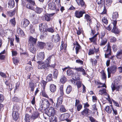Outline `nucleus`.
I'll use <instances>...</instances> for the list:
<instances>
[{
	"instance_id": "1",
	"label": "nucleus",
	"mask_w": 122,
	"mask_h": 122,
	"mask_svg": "<svg viewBox=\"0 0 122 122\" xmlns=\"http://www.w3.org/2000/svg\"><path fill=\"white\" fill-rule=\"evenodd\" d=\"M27 3L26 4V8L31 10H34L36 6L35 1L34 0H26Z\"/></svg>"
},
{
	"instance_id": "2",
	"label": "nucleus",
	"mask_w": 122,
	"mask_h": 122,
	"mask_svg": "<svg viewBox=\"0 0 122 122\" xmlns=\"http://www.w3.org/2000/svg\"><path fill=\"white\" fill-rule=\"evenodd\" d=\"M111 48L110 44L108 43L107 44V49L104 51L105 52V58H108L111 55L112 51Z\"/></svg>"
},
{
	"instance_id": "3",
	"label": "nucleus",
	"mask_w": 122,
	"mask_h": 122,
	"mask_svg": "<svg viewBox=\"0 0 122 122\" xmlns=\"http://www.w3.org/2000/svg\"><path fill=\"white\" fill-rule=\"evenodd\" d=\"M38 64V68L39 69H46L48 66L43 61H39L37 62Z\"/></svg>"
},
{
	"instance_id": "4",
	"label": "nucleus",
	"mask_w": 122,
	"mask_h": 122,
	"mask_svg": "<svg viewBox=\"0 0 122 122\" xmlns=\"http://www.w3.org/2000/svg\"><path fill=\"white\" fill-rule=\"evenodd\" d=\"M86 13V11L84 10L80 11L77 10L75 12L74 15L76 18H80L82 17L83 15Z\"/></svg>"
},
{
	"instance_id": "5",
	"label": "nucleus",
	"mask_w": 122,
	"mask_h": 122,
	"mask_svg": "<svg viewBox=\"0 0 122 122\" xmlns=\"http://www.w3.org/2000/svg\"><path fill=\"white\" fill-rule=\"evenodd\" d=\"M70 116L69 113H65L62 114L60 117V118L62 121L66 120L67 122H71V120L68 119Z\"/></svg>"
},
{
	"instance_id": "6",
	"label": "nucleus",
	"mask_w": 122,
	"mask_h": 122,
	"mask_svg": "<svg viewBox=\"0 0 122 122\" xmlns=\"http://www.w3.org/2000/svg\"><path fill=\"white\" fill-rule=\"evenodd\" d=\"M100 53L99 49L98 48H96L94 46L93 48H90L89 50L88 53L89 55H93L95 53L96 54H99Z\"/></svg>"
},
{
	"instance_id": "7",
	"label": "nucleus",
	"mask_w": 122,
	"mask_h": 122,
	"mask_svg": "<svg viewBox=\"0 0 122 122\" xmlns=\"http://www.w3.org/2000/svg\"><path fill=\"white\" fill-rule=\"evenodd\" d=\"M75 79L77 81L76 82V85L77 86V88L79 89L81 86V84L82 81L79 80L80 78L79 77V75L78 74H76L74 75Z\"/></svg>"
},
{
	"instance_id": "8",
	"label": "nucleus",
	"mask_w": 122,
	"mask_h": 122,
	"mask_svg": "<svg viewBox=\"0 0 122 122\" xmlns=\"http://www.w3.org/2000/svg\"><path fill=\"white\" fill-rule=\"evenodd\" d=\"M37 40V38H34L31 36H30L28 40L29 44V45H36Z\"/></svg>"
},
{
	"instance_id": "9",
	"label": "nucleus",
	"mask_w": 122,
	"mask_h": 122,
	"mask_svg": "<svg viewBox=\"0 0 122 122\" xmlns=\"http://www.w3.org/2000/svg\"><path fill=\"white\" fill-rule=\"evenodd\" d=\"M90 110L88 108L84 109L81 112V116L84 118L85 117H88L89 112Z\"/></svg>"
},
{
	"instance_id": "10",
	"label": "nucleus",
	"mask_w": 122,
	"mask_h": 122,
	"mask_svg": "<svg viewBox=\"0 0 122 122\" xmlns=\"http://www.w3.org/2000/svg\"><path fill=\"white\" fill-rule=\"evenodd\" d=\"M54 47V44L51 42H48L45 43V48L49 51L51 50Z\"/></svg>"
},
{
	"instance_id": "11",
	"label": "nucleus",
	"mask_w": 122,
	"mask_h": 122,
	"mask_svg": "<svg viewBox=\"0 0 122 122\" xmlns=\"http://www.w3.org/2000/svg\"><path fill=\"white\" fill-rule=\"evenodd\" d=\"M55 14V13H52L49 14L46 13L44 16L45 20L47 22H49L52 20L51 17L53 16Z\"/></svg>"
},
{
	"instance_id": "12",
	"label": "nucleus",
	"mask_w": 122,
	"mask_h": 122,
	"mask_svg": "<svg viewBox=\"0 0 122 122\" xmlns=\"http://www.w3.org/2000/svg\"><path fill=\"white\" fill-rule=\"evenodd\" d=\"M51 38L53 41L55 43L59 42L61 39V38L58 34H57L56 35H53L51 37Z\"/></svg>"
},
{
	"instance_id": "13",
	"label": "nucleus",
	"mask_w": 122,
	"mask_h": 122,
	"mask_svg": "<svg viewBox=\"0 0 122 122\" xmlns=\"http://www.w3.org/2000/svg\"><path fill=\"white\" fill-rule=\"evenodd\" d=\"M119 17L118 12L115 11L113 12L112 14V19L113 20L112 23L115 24L117 23V19Z\"/></svg>"
},
{
	"instance_id": "14",
	"label": "nucleus",
	"mask_w": 122,
	"mask_h": 122,
	"mask_svg": "<svg viewBox=\"0 0 122 122\" xmlns=\"http://www.w3.org/2000/svg\"><path fill=\"white\" fill-rule=\"evenodd\" d=\"M56 113V110L52 107H50L49 109L46 112V114L49 117L52 116L54 115Z\"/></svg>"
},
{
	"instance_id": "15",
	"label": "nucleus",
	"mask_w": 122,
	"mask_h": 122,
	"mask_svg": "<svg viewBox=\"0 0 122 122\" xmlns=\"http://www.w3.org/2000/svg\"><path fill=\"white\" fill-rule=\"evenodd\" d=\"M48 9L51 10H54L56 7V5L55 3L52 1H50L48 4Z\"/></svg>"
},
{
	"instance_id": "16",
	"label": "nucleus",
	"mask_w": 122,
	"mask_h": 122,
	"mask_svg": "<svg viewBox=\"0 0 122 122\" xmlns=\"http://www.w3.org/2000/svg\"><path fill=\"white\" fill-rule=\"evenodd\" d=\"M45 57V54L44 52H39L37 56V59L39 61H42L43 60Z\"/></svg>"
},
{
	"instance_id": "17",
	"label": "nucleus",
	"mask_w": 122,
	"mask_h": 122,
	"mask_svg": "<svg viewBox=\"0 0 122 122\" xmlns=\"http://www.w3.org/2000/svg\"><path fill=\"white\" fill-rule=\"evenodd\" d=\"M113 25V28L112 30V32L116 34H119L120 32L119 30L117 28V27L116 26V25L117 23L115 24L114 23H112Z\"/></svg>"
},
{
	"instance_id": "18",
	"label": "nucleus",
	"mask_w": 122,
	"mask_h": 122,
	"mask_svg": "<svg viewBox=\"0 0 122 122\" xmlns=\"http://www.w3.org/2000/svg\"><path fill=\"white\" fill-rule=\"evenodd\" d=\"M117 69V67L116 65H112L110 67L107 68V70L109 71L112 73H114L116 71Z\"/></svg>"
},
{
	"instance_id": "19",
	"label": "nucleus",
	"mask_w": 122,
	"mask_h": 122,
	"mask_svg": "<svg viewBox=\"0 0 122 122\" xmlns=\"http://www.w3.org/2000/svg\"><path fill=\"white\" fill-rule=\"evenodd\" d=\"M63 97L61 96H59L57 99V102L56 104V108H58L62 104L63 102Z\"/></svg>"
},
{
	"instance_id": "20",
	"label": "nucleus",
	"mask_w": 122,
	"mask_h": 122,
	"mask_svg": "<svg viewBox=\"0 0 122 122\" xmlns=\"http://www.w3.org/2000/svg\"><path fill=\"white\" fill-rule=\"evenodd\" d=\"M40 116V113L39 112L36 111L34 112L33 114L31 116V119L33 120H34Z\"/></svg>"
},
{
	"instance_id": "21",
	"label": "nucleus",
	"mask_w": 122,
	"mask_h": 122,
	"mask_svg": "<svg viewBox=\"0 0 122 122\" xmlns=\"http://www.w3.org/2000/svg\"><path fill=\"white\" fill-rule=\"evenodd\" d=\"M89 39L90 43L95 45H97V37H96L93 35L92 37L89 38Z\"/></svg>"
},
{
	"instance_id": "22",
	"label": "nucleus",
	"mask_w": 122,
	"mask_h": 122,
	"mask_svg": "<svg viewBox=\"0 0 122 122\" xmlns=\"http://www.w3.org/2000/svg\"><path fill=\"white\" fill-rule=\"evenodd\" d=\"M22 26L24 28H25L27 26L30 24V22L27 19H24L21 22Z\"/></svg>"
},
{
	"instance_id": "23",
	"label": "nucleus",
	"mask_w": 122,
	"mask_h": 122,
	"mask_svg": "<svg viewBox=\"0 0 122 122\" xmlns=\"http://www.w3.org/2000/svg\"><path fill=\"white\" fill-rule=\"evenodd\" d=\"M37 47L40 49H43L45 46V43L41 41H38L37 44Z\"/></svg>"
},
{
	"instance_id": "24",
	"label": "nucleus",
	"mask_w": 122,
	"mask_h": 122,
	"mask_svg": "<svg viewBox=\"0 0 122 122\" xmlns=\"http://www.w3.org/2000/svg\"><path fill=\"white\" fill-rule=\"evenodd\" d=\"M105 0H96V2L99 5V7L101 8L105 5Z\"/></svg>"
},
{
	"instance_id": "25",
	"label": "nucleus",
	"mask_w": 122,
	"mask_h": 122,
	"mask_svg": "<svg viewBox=\"0 0 122 122\" xmlns=\"http://www.w3.org/2000/svg\"><path fill=\"white\" fill-rule=\"evenodd\" d=\"M42 104L43 105H45V106L47 108L49 107L51 105V103L48 100H47L45 98L44 99V100H42Z\"/></svg>"
},
{
	"instance_id": "26",
	"label": "nucleus",
	"mask_w": 122,
	"mask_h": 122,
	"mask_svg": "<svg viewBox=\"0 0 122 122\" xmlns=\"http://www.w3.org/2000/svg\"><path fill=\"white\" fill-rule=\"evenodd\" d=\"M101 39V41L99 44L100 46H105L107 43V39L106 37Z\"/></svg>"
},
{
	"instance_id": "27",
	"label": "nucleus",
	"mask_w": 122,
	"mask_h": 122,
	"mask_svg": "<svg viewBox=\"0 0 122 122\" xmlns=\"http://www.w3.org/2000/svg\"><path fill=\"white\" fill-rule=\"evenodd\" d=\"M101 74V79L104 80H105V81L107 79V75L106 74V71L104 70H102L100 72Z\"/></svg>"
},
{
	"instance_id": "28",
	"label": "nucleus",
	"mask_w": 122,
	"mask_h": 122,
	"mask_svg": "<svg viewBox=\"0 0 122 122\" xmlns=\"http://www.w3.org/2000/svg\"><path fill=\"white\" fill-rule=\"evenodd\" d=\"M12 115L13 120L15 121H16L19 118V114L18 112H12Z\"/></svg>"
},
{
	"instance_id": "29",
	"label": "nucleus",
	"mask_w": 122,
	"mask_h": 122,
	"mask_svg": "<svg viewBox=\"0 0 122 122\" xmlns=\"http://www.w3.org/2000/svg\"><path fill=\"white\" fill-rule=\"evenodd\" d=\"M8 7L9 8H13L15 5V2L14 0H9L8 3Z\"/></svg>"
},
{
	"instance_id": "30",
	"label": "nucleus",
	"mask_w": 122,
	"mask_h": 122,
	"mask_svg": "<svg viewBox=\"0 0 122 122\" xmlns=\"http://www.w3.org/2000/svg\"><path fill=\"white\" fill-rule=\"evenodd\" d=\"M84 19L86 20L90 25L92 22V20L91 16L88 14H86L84 17Z\"/></svg>"
},
{
	"instance_id": "31",
	"label": "nucleus",
	"mask_w": 122,
	"mask_h": 122,
	"mask_svg": "<svg viewBox=\"0 0 122 122\" xmlns=\"http://www.w3.org/2000/svg\"><path fill=\"white\" fill-rule=\"evenodd\" d=\"M18 8H15L13 11H7V14H8L10 17H12L14 15H15V13L17 11Z\"/></svg>"
},
{
	"instance_id": "32",
	"label": "nucleus",
	"mask_w": 122,
	"mask_h": 122,
	"mask_svg": "<svg viewBox=\"0 0 122 122\" xmlns=\"http://www.w3.org/2000/svg\"><path fill=\"white\" fill-rule=\"evenodd\" d=\"M56 89V85L53 84H50V89L51 92H55Z\"/></svg>"
},
{
	"instance_id": "33",
	"label": "nucleus",
	"mask_w": 122,
	"mask_h": 122,
	"mask_svg": "<svg viewBox=\"0 0 122 122\" xmlns=\"http://www.w3.org/2000/svg\"><path fill=\"white\" fill-rule=\"evenodd\" d=\"M52 55H51L47 56V57L45 61L44 62L48 66H50V64L51 63V59Z\"/></svg>"
},
{
	"instance_id": "34",
	"label": "nucleus",
	"mask_w": 122,
	"mask_h": 122,
	"mask_svg": "<svg viewBox=\"0 0 122 122\" xmlns=\"http://www.w3.org/2000/svg\"><path fill=\"white\" fill-rule=\"evenodd\" d=\"M115 56L117 59H122V49L118 51Z\"/></svg>"
},
{
	"instance_id": "35",
	"label": "nucleus",
	"mask_w": 122,
	"mask_h": 122,
	"mask_svg": "<svg viewBox=\"0 0 122 122\" xmlns=\"http://www.w3.org/2000/svg\"><path fill=\"white\" fill-rule=\"evenodd\" d=\"M67 44L66 43L64 44L63 41H61V45L60 46V51L61 52L62 50L64 49L65 50H66V49Z\"/></svg>"
},
{
	"instance_id": "36",
	"label": "nucleus",
	"mask_w": 122,
	"mask_h": 122,
	"mask_svg": "<svg viewBox=\"0 0 122 122\" xmlns=\"http://www.w3.org/2000/svg\"><path fill=\"white\" fill-rule=\"evenodd\" d=\"M79 6H80L81 7L85 9L86 5L83 0H79V2L77 3Z\"/></svg>"
},
{
	"instance_id": "37",
	"label": "nucleus",
	"mask_w": 122,
	"mask_h": 122,
	"mask_svg": "<svg viewBox=\"0 0 122 122\" xmlns=\"http://www.w3.org/2000/svg\"><path fill=\"white\" fill-rule=\"evenodd\" d=\"M43 10V9L42 8L37 6L36 8H35L34 11H35L37 14H40L41 13Z\"/></svg>"
},
{
	"instance_id": "38",
	"label": "nucleus",
	"mask_w": 122,
	"mask_h": 122,
	"mask_svg": "<svg viewBox=\"0 0 122 122\" xmlns=\"http://www.w3.org/2000/svg\"><path fill=\"white\" fill-rule=\"evenodd\" d=\"M58 72L57 69H55L53 71L52 73L53 78L55 79H56L58 74Z\"/></svg>"
},
{
	"instance_id": "39",
	"label": "nucleus",
	"mask_w": 122,
	"mask_h": 122,
	"mask_svg": "<svg viewBox=\"0 0 122 122\" xmlns=\"http://www.w3.org/2000/svg\"><path fill=\"white\" fill-rule=\"evenodd\" d=\"M64 85H61L60 86L59 89L60 90L59 93L60 95V96L63 97L64 94V92L63 89Z\"/></svg>"
},
{
	"instance_id": "40",
	"label": "nucleus",
	"mask_w": 122,
	"mask_h": 122,
	"mask_svg": "<svg viewBox=\"0 0 122 122\" xmlns=\"http://www.w3.org/2000/svg\"><path fill=\"white\" fill-rule=\"evenodd\" d=\"M111 105L110 106H107L105 107V110L108 114H110L112 112V110Z\"/></svg>"
},
{
	"instance_id": "41",
	"label": "nucleus",
	"mask_w": 122,
	"mask_h": 122,
	"mask_svg": "<svg viewBox=\"0 0 122 122\" xmlns=\"http://www.w3.org/2000/svg\"><path fill=\"white\" fill-rule=\"evenodd\" d=\"M41 32L40 38L41 39H43L46 37L47 35V32L46 30L42 31V32Z\"/></svg>"
},
{
	"instance_id": "42",
	"label": "nucleus",
	"mask_w": 122,
	"mask_h": 122,
	"mask_svg": "<svg viewBox=\"0 0 122 122\" xmlns=\"http://www.w3.org/2000/svg\"><path fill=\"white\" fill-rule=\"evenodd\" d=\"M76 44L77 46L75 48L76 52V54H78L79 49L81 48V46L78 43L77 41H76Z\"/></svg>"
},
{
	"instance_id": "43",
	"label": "nucleus",
	"mask_w": 122,
	"mask_h": 122,
	"mask_svg": "<svg viewBox=\"0 0 122 122\" xmlns=\"http://www.w3.org/2000/svg\"><path fill=\"white\" fill-rule=\"evenodd\" d=\"M30 115L27 113L25 114L24 118L25 122H30Z\"/></svg>"
},
{
	"instance_id": "44",
	"label": "nucleus",
	"mask_w": 122,
	"mask_h": 122,
	"mask_svg": "<svg viewBox=\"0 0 122 122\" xmlns=\"http://www.w3.org/2000/svg\"><path fill=\"white\" fill-rule=\"evenodd\" d=\"M41 95L43 97L46 98H48V96L46 94L45 91V89H41Z\"/></svg>"
},
{
	"instance_id": "45",
	"label": "nucleus",
	"mask_w": 122,
	"mask_h": 122,
	"mask_svg": "<svg viewBox=\"0 0 122 122\" xmlns=\"http://www.w3.org/2000/svg\"><path fill=\"white\" fill-rule=\"evenodd\" d=\"M18 33L21 36H23L25 35V34L23 31L20 28L18 27L17 28Z\"/></svg>"
},
{
	"instance_id": "46",
	"label": "nucleus",
	"mask_w": 122,
	"mask_h": 122,
	"mask_svg": "<svg viewBox=\"0 0 122 122\" xmlns=\"http://www.w3.org/2000/svg\"><path fill=\"white\" fill-rule=\"evenodd\" d=\"M72 86L70 85H69L67 86L66 90V94H68L70 93L72 91Z\"/></svg>"
},
{
	"instance_id": "47",
	"label": "nucleus",
	"mask_w": 122,
	"mask_h": 122,
	"mask_svg": "<svg viewBox=\"0 0 122 122\" xmlns=\"http://www.w3.org/2000/svg\"><path fill=\"white\" fill-rule=\"evenodd\" d=\"M10 22L13 27H15L16 24V22L15 18L14 17L10 19Z\"/></svg>"
},
{
	"instance_id": "48",
	"label": "nucleus",
	"mask_w": 122,
	"mask_h": 122,
	"mask_svg": "<svg viewBox=\"0 0 122 122\" xmlns=\"http://www.w3.org/2000/svg\"><path fill=\"white\" fill-rule=\"evenodd\" d=\"M35 45H30L29 50L30 51L33 53H34L35 52L36 49L34 47Z\"/></svg>"
},
{
	"instance_id": "49",
	"label": "nucleus",
	"mask_w": 122,
	"mask_h": 122,
	"mask_svg": "<svg viewBox=\"0 0 122 122\" xmlns=\"http://www.w3.org/2000/svg\"><path fill=\"white\" fill-rule=\"evenodd\" d=\"M112 2V0H106L105 6L108 8V7L111 5Z\"/></svg>"
},
{
	"instance_id": "50",
	"label": "nucleus",
	"mask_w": 122,
	"mask_h": 122,
	"mask_svg": "<svg viewBox=\"0 0 122 122\" xmlns=\"http://www.w3.org/2000/svg\"><path fill=\"white\" fill-rule=\"evenodd\" d=\"M46 79L48 81H53V76L51 73L49 74L46 77Z\"/></svg>"
},
{
	"instance_id": "51",
	"label": "nucleus",
	"mask_w": 122,
	"mask_h": 122,
	"mask_svg": "<svg viewBox=\"0 0 122 122\" xmlns=\"http://www.w3.org/2000/svg\"><path fill=\"white\" fill-rule=\"evenodd\" d=\"M50 122H57V118L55 116H51Z\"/></svg>"
},
{
	"instance_id": "52",
	"label": "nucleus",
	"mask_w": 122,
	"mask_h": 122,
	"mask_svg": "<svg viewBox=\"0 0 122 122\" xmlns=\"http://www.w3.org/2000/svg\"><path fill=\"white\" fill-rule=\"evenodd\" d=\"M66 78L64 76H63L61 77V78L60 80V81L61 83L64 84L67 81Z\"/></svg>"
},
{
	"instance_id": "53",
	"label": "nucleus",
	"mask_w": 122,
	"mask_h": 122,
	"mask_svg": "<svg viewBox=\"0 0 122 122\" xmlns=\"http://www.w3.org/2000/svg\"><path fill=\"white\" fill-rule=\"evenodd\" d=\"M66 73L67 75L69 76H72L74 73V72L70 69L67 70Z\"/></svg>"
},
{
	"instance_id": "54",
	"label": "nucleus",
	"mask_w": 122,
	"mask_h": 122,
	"mask_svg": "<svg viewBox=\"0 0 122 122\" xmlns=\"http://www.w3.org/2000/svg\"><path fill=\"white\" fill-rule=\"evenodd\" d=\"M41 86L42 87L41 89H45L46 86L47 82L43 80L41 81Z\"/></svg>"
},
{
	"instance_id": "55",
	"label": "nucleus",
	"mask_w": 122,
	"mask_h": 122,
	"mask_svg": "<svg viewBox=\"0 0 122 122\" xmlns=\"http://www.w3.org/2000/svg\"><path fill=\"white\" fill-rule=\"evenodd\" d=\"M29 85L31 91L33 92L35 88L34 83L32 82H30L29 83Z\"/></svg>"
},
{
	"instance_id": "56",
	"label": "nucleus",
	"mask_w": 122,
	"mask_h": 122,
	"mask_svg": "<svg viewBox=\"0 0 122 122\" xmlns=\"http://www.w3.org/2000/svg\"><path fill=\"white\" fill-rule=\"evenodd\" d=\"M76 34L78 35H80L83 32V30L82 28H80L79 27L78 28V30L76 29Z\"/></svg>"
},
{
	"instance_id": "57",
	"label": "nucleus",
	"mask_w": 122,
	"mask_h": 122,
	"mask_svg": "<svg viewBox=\"0 0 122 122\" xmlns=\"http://www.w3.org/2000/svg\"><path fill=\"white\" fill-rule=\"evenodd\" d=\"M75 106L77 111L78 112L80 111L82 108V105L81 104L77 105L76 106Z\"/></svg>"
},
{
	"instance_id": "58",
	"label": "nucleus",
	"mask_w": 122,
	"mask_h": 122,
	"mask_svg": "<svg viewBox=\"0 0 122 122\" xmlns=\"http://www.w3.org/2000/svg\"><path fill=\"white\" fill-rule=\"evenodd\" d=\"M106 32L105 31H102L101 32L100 34L99 35V37L100 39L104 38V36L106 35Z\"/></svg>"
},
{
	"instance_id": "59",
	"label": "nucleus",
	"mask_w": 122,
	"mask_h": 122,
	"mask_svg": "<svg viewBox=\"0 0 122 122\" xmlns=\"http://www.w3.org/2000/svg\"><path fill=\"white\" fill-rule=\"evenodd\" d=\"M44 28L43 26V23H40L39 25V30L41 32H42V31H44Z\"/></svg>"
},
{
	"instance_id": "60",
	"label": "nucleus",
	"mask_w": 122,
	"mask_h": 122,
	"mask_svg": "<svg viewBox=\"0 0 122 122\" xmlns=\"http://www.w3.org/2000/svg\"><path fill=\"white\" fill-rule=\"evenodd\" d=\"M60 110L61 112H64L66 111V110L65 108V107L63 105H61L60 108Z\"/></svg>"
},
{
	"instance_id": "61",
	"label": "nucleus",
	"mask_w": 122,
	"mask_h": 122,
	"mask_svg": "<svg viewBox=\"0 0 122 122\" xmlns=\"http://www.w3.org/2000/svg\"><path fill=\"white\" fill-rule=\"evenodd\" d=\"M13 111L12 112H18L19 111V107L16 105H14L13 108Z\"/></svg>"
},
{
	"instance_id": "62",
	"label": "nucleus",
	"mask_w": 122,
	"mask_h": 122,
	"mask_svg": "<svg viewBox=\"0 0 122 122\" xmlns=\"http://www.w3.org/2000/svg\"><path fill=\"white\" fill-rule=\"evenodd\" d=\"M101 27L100 24V23L98 22L97 23L96 26H95L94 28L97 31H98Z\"/></svg>"
},
{
	"instance_id": "63",
	"label": "nucleus",
	"mask_w": 122,
	"mask_h": 122,
	"mask_svg": "<svg viewBox=\"0 0 122 122\" xmlns=\"http://www.w3.org/2000/svg\"><path fill=\"white\" fill-rule=\"evenodd\" d=\"M40 77L39 76L35 77H34L33 81L35 83H38L40 79Z\"/></svg>"
},
{
	"instance_id": "64",
	"label": "nucleus",
	"mask_w": 122,
	"mask_h": 122,
	"mask_svg": "<svg viewBox=\"0 0 122 122\" xmlns=\"http://www.w3.org/2000/svg\"><path fill=\"white\" fill-rule=\"evenodd\" d=\"M13 101L15 102H19L20 101V99L16 97H14L12 98Z\"/></svg>"
}]
</instances>
